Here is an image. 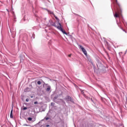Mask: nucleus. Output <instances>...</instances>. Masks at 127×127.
I'll list each match as a JSON object with an SVG mask.
<instances>
[{"label": "nucleus", "mask_w": 127, "mask_h": 127, "mask_svg": "<svg viewBox=\"0 0 127 127\" xmlns=\"http://www.w3.org/2000/svg\"><path fill=\"white\" fill-rule=\"evenodd\" d=\"M46 121H48V120H49V118L47 117L46 118Z\"/></svg>", "instance_id": "412c9836"}, {"label": "nucleus", "mask_w": 127, "mask_h": 127, "mask_svg": "<svg viewBox=\"0 0 127 127\" xmlns=\"http://www.w3.org/2000/svg\"><path fill=\"white\" fill-rule=\"evenodd\" d=\"M29 99H28V98H27L26 99V102H29Z\"/></svg>", "instance_id": "6ab92c4d"}, {"label": "nucleus", "mask_w": 127, "mask_h": 127, "mask_svg": "<svg viewBox=\"0 0 127 127\" xmlns=\"http://www.w3.org/2000/svg\"><path fill=\"white\" fill-rule=\"evenodd\" d=\"M50 23H51V25H52L53 26H55V27H57V28H58V29L60 30V31H62V32H63V33H64V34L68 35V33L65 32V31L63 30V28H62V26L61 25V23H60V22L58 23V24L59 26L56 25V24L55 23L53 22V21H51L50 22Z\"/></svg>", "instance_id": "f257e3e1"}, {"label": "nucleus", "mask_w": 127, "mask_h": 127, "mask_svg": "<svg viewBox=\"0 0 127 127\" xmlns=\"http://www.w3.org/2000/svg\"><path fill=\"white\" fill-rule=\"evenodd\" d=\"M31 98H33V96H31Z\"/></svg>", "instance_id": "a878e982"}, {"label": "nucleus", "mask_w": 127, "mask_h": 127, "mask_svg": "<svg viewBox=\"0 0 127 127\" xmlns=\"http://www.w3.org/2000/svg\"><path fill=\"white\" fill-rule=\"evenodd\" d=\"M27 109V107H24L23 109V110L24 111H25V110H26Z\"/></svg>", "instance_id": "dca6fc26"}, {"label": "nucleus", "mask_w": 127, "mask_h": 127, "mask_svg": "<svg viewBox=\"0 0 127 127\" xmlns=\"http://www.w3.org/2000/svg\"><path fill=\"white\" fill-rule=\"evenodd\" d=\"M54 17L55 18V19H56V20L58 21V23H59V18H58V17H57V16H56V15H55V14L54 15Z\"/></svg>", "instance_id": "6e6552de"}, {"label": "nucleus", "mask_w": 127, "mask_h": 127, "mask_svg": "<svg viewBox=\"0 0 127 127\" xmlns=\"http://www.w3.org/2000/svg\"><path fill=\"white\" fill-rule=\"evenodd\" d=\"M80 91L81 92V94L82 95H83V96H84V95H85V93H84V91L83 90H82V89H80Z\"/></svg>", "instance_id": "f8f14e48"}, {"label": "nucleus", "mask_w": 127, "mask_h": 127, "mask_svg": "<svg viewBox=\"0 0 127 127\" xmlns=\"http://www.w3.org/2000/svg\"><path fill=\"white\" fill-rule=\"evenodd\" d=\"M47 11L48 13H50V14H52V15H54V13L53 11H50L49 10H47Z\"/></svg>", "instance_id": "423d86ee"}, {"label": "nucleus", "mask_w": 127, "mask_h": 127, "mask_svg": "<svg viewBox=\"0 0 127 127\" xmlns=\"http://www.w3.org/2000/svg\"><path fill=\"white\" fill-rule=\"evenodd\" d=\"M10 32H11V30H10Z\"/></svg>", "instance_id": "7c9ffc66"}, {"label": "nucleus", "mask_w": 127, "mask_h": 127, "mask_svg": "<svg viewBox=\"0 0 127 127\" xmlns=\"http://www.w3.org/2000/svg\"><path fill=\"white\" fill-rule=\"evenodd\" d=\"M46 127H50V125H47L46 126Z\"/></svg>", "instance_id": "aec40b11"}, {"label": "nucleus", "mask_w": 127, "mask_h": 127, "mask_svg": "<svg viewBox=\"0 0 127 127\" xmlns=\"http://www.w3.org/2000/svg\"><path fill=\"white\" fill-rule=\"evenodd\" d=\"M116 1H118V0H116Z\"/></svg>", "instance_id": "c756f323"}, {"label": "nucleus", "mask_w": 127, "mask_h": 127, "mask_svg": "<svg viewBox=\"0 0 127 127\" xmlns=\"http://www.w3.org/2000/svg\"><path fill=\"white\" fill-rule=\"evenodd\" d=\"M12 112H13V110H12V109L11 110V112H10V118L11 119H12L13 118V116H12Z\"/></svg>", "instance_id": "0eeeda50"}, {"label": "nucleus", "mask_w": 127, "mask_h": 127, "mask_svg": "<svg viewBox=\"0 0 127 127\" xmlns=\"http://www.w3.org/2000/svg\"><path fill=\"white\" fill-rule=\"evenodd\" d=\"M51 90V86L50 85H48V88L46 89L47 92H49Z\"/></svg>", "instance_id": "39448f33"}, {"label": "nucleus", "mask_w": 127, "mask_h": 127, "mask_svg": "<svg viewBox=\"0 0 127 127\" xmlns=\"http://www.w3.org/2000/svg\"><path fill=\"white\" fill-rule=\"evenodd\" d=\"M54 105H55V104L53 102L51 103V106H54Z\"/></svg>", "instance_id": "f3484780"}, {"label": "nucleus", "mask_w": 127, "mask_h": 127, "mask_svg": "<svg viewBox=\"0 0 127 127\" xmlns=\"http://www.w3.org/2000/svg\"><path fill=\"white\" fill-rule=\"evenodd\" d=\"M106 44H108V42H106Z\"/></svg>", "instance_id": "cd10ccee"}, {"label": "nucleus", "mask_w": 127, "mask_h": 127, "mask_svg": "<svg viewBox=\"0 0 127 127\" xmlns=\"http://www.w3.org/2000/svg\"><path fill=\"white\" fill-rule=\"evenodd\" d=\"M79 46V49L81 50V51L83 52L84 55L87 56V51H86L85 48H84V47H83L81 45H80Z\"/></svg>", "instance_id": "7ed1b4c3"}, {"label": "nucleus", "mask_w": 127, "mask_h": 127, "mask_svg": "<svg viewBox=\"0 0 127 127\" xmlns=\"http://www.w3.org/2000/svg\"><path fill=\"white\" fill-rule=\"evenodd\" d=\"M37 84H38V85H41V81H38Z\"/></svg>", "instance_id": "4468645a"}, {"label": "nucleus", "mask_w": 127, "mask_h": 127, "mask_svg": "<svg viewBox=\"0 0 127 127\" xmlns=\"http://www.w3.org/2000/svg\"><path fill=\"white\" fill-rule=\"evenodd\" d=\"M48 85V84L46 83V86H47Z\"/></svg>", "instance_id": "393cba45"}, {"label": "nucleus", "mask_w": 127, "mask_h": 127, "mask_svg": "<svg viewBox=\"0 0 127 127\" xmlns=\"http://www.w3.org/2000/svg\"><path fill=\"white\" fill-rule=\"evenodd\" d=\"M125 109H126V110H127V106H126V105H125Z\"/></svg>", "instance_id": "b1692460"}, {"label": "nucleus", "mask_w": 127, "mask_h": 127, "mask_svg": "<svg viewBox=\"0 0 127 127\" xmlns=\"http://www.w3.org/2000/svg\"><path fill=\"white\" fill-rule=\"evenodd\" d=\"M44 84H43V87H44V86H45V85H46V83H45V82H43Z\"/></svg>", "instance_id": "a211bd4d"}, {"label": "nucleus", "mask_w": 127, "mask_h": 127, "mask_svg": "<svg viewBox=\"0 0 127 127\" xmlns=\"http://www.w3.org/2000/svg\"><path fill=\"white\" fill-rule=\"evenodd\" d=\"M31 38H33V39L35 38V34H34V33L32 34V37H31Z\"/></svg>", "instance_id": "9b49d317"}, {"label": "nucleus", "mask_w": 127, "mask_h": 127, "mask_svg": "<svg viewBox=\"0 0 127 127\" xmlns=\"http://www.w3.org/2000/svg\"><path fill=\"white\" fill-rule=\"evenodd\" d=\"M90 100H91V101L92 102H94V101L93 100V99H92V98H91Z\"/></svg>", "instance_id": "5701e85b"}, {"label": "nucleus", "mask_w": 127, "mask_h": 127, "mask_svg": "<svg viewBox=\"0 0 127 127\" xmlns=\"http://www.w3.org/2000/svg\"><path fill=\"white\" fill-rule=\"evenodd\" d=\"M24 126H27L28 125H26V124H25V125H24Z\"/></svg>", "instance_id": "bb28decb"}, {"label": "nucleus", "mask_w": 127, "mask_h": 127, "mask_svg": "<svg viewBox=\"0 0 127 127\" xmlns=\"http://www.w3.org/2000/svg\"><path fill=\"white\" fill-rule=\"evenodd\" d=\"M84 97L85 98V99H87V100H89V99H90V97L87 96L86 94H84Z\"/></svg>", "instance_id": "9d476101"}, {"label": "nucleus", "mask_w": 127, "mask_h": 127, "mask_svg": "<svg viewBox=\"0 0 127 127\" xmlns=\"http://www.w3.org/2000/svg\"><path fill=\"white\" fill-rule=\"evenodd\" d=\"M114 17H120V16L118 14V13L116 12L115 14H114Z\"/></svg>", "instance_id": "1a4fd4ad"}, {"label": "nucleus", "mask_w": 127, "mask_h": 127, "mask_svg": "<svg viewBox=\"0 0 127 127\" xmlns=\"http://www.w3.org/2000/svg\"><path fill=\"white\" fill-rule=\"evenodd\" d=\"M34 103L35 105H37V104H38V102L35 101V102H34Z\"/></svg>", "instance_id": "2eb2a0df"}, {"label": "nucleus", "mask_w": 127, "mask_h": 127, "mask_svg": "<svg viewBox=\"0 0 127 127\" xmlns=\"http://www.w3.org/2000/svg\"><path fill=\"white\" fill-rule=\"evenodd\" d=\"M71 54L68 55V57H71Z\"/></svg>", "instance_id": "4be33fe9"}, {"label": "nucleus", "mask_w": 127, "mask_h": 127, "mask_svg": "<svg viewBox=\"0 0 127 127\" xmlns=\"http://www.w3.org/2000/svg\"><path fill=\"white\" fill-rule=\"evenodd\" d=\"M28 121H29V122L32 121V118H31V117L28 118Z\"/></svg>", "instance_id": "ddd939ff"}, {"label": "nucleus", "mask_w": 127, "mask_h": 127, "mask_svg": "<svg viewBox=\"0 0 127 127\" xmlns=\"http://www.w3.org/2000/svg\"><path fill=\"white\" fill-rule=\"evenodd\" d=\"M65 99V101H67L68 102H71V103H74V100H73V99H72L70 96H67Z\"/></svg>", "instance_id": "20e7f679"}, {"label": "nucleus", "mask_w": 127, "mask_h": 127, "mask_svg": "<svg viewBox=\"0 0 127 127\" xmlns=\"http://www.w3.org/2000/svg\"><path fill=\"white\" fill-rule=\"evenodd\" d=\"M59 97V95H57L55 97H54V102H55V103H57V104H58L59 103H61V102H64L63 99H58Z\"/></svg>", "instance_id": "f03ea898"}, {"label": "nucleus", "mask_w": 127, "mask_h": 127, "mask_svg": "<svg viewBox=\"0 0 127 127\" xmlns=\"http://www.w3.org/2000/svg\"><path fill=\"white\" fill-rule=\"evenodd\" d=\"M13 33H15V32H13Z\"/></svg>", "instance_id": "c85d7f7f"}]
</instances>
